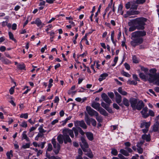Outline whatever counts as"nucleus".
Instances as JSON below:
<instances>
[{"mask_svg": "<svg viewBox=\"0 0 159 159\" xmlns=\"http://www.w3.org/2000/svg\"><path fill=\"white\" fill-rule=\"evenodd\" d=\"M12 29L13 30H15L17 28V25L15 23H14L13 24L12 26Z\"/></svg>", "mask_w": 159, "mask_h": 159, "instance_id": "obj_63", "label": "nucleus"}, {"mask_svg": "<svg viewBox=\"0 0 159 159\" xmlns=\"http://www.w3.org/2000/svg\"><path fill=\"white\" fill-rule=\"evenodd\" d=\"M146 35V32L144 31H136L132 33V41L130 42L131 45L135 47L142 44L143 42L142 37Z\"/></svg>", "mask_w": 159, "mask_h": 159, "instance_id": "obj_2", "label": "nucleus"}, {"mask_svg": "<svg viewBox=\"0 0 159 159\" xmlns=\"http://www.w3.org/2000/svg\"><path fill=\"white\" fill-rule=\"evenodd\" d=\"M63 133L65 135L67 134L69 135H70L72 138H73L74 137L73 130L72 129H65L63 130Z\"/></svg>", "mask_w": 159, "mask_h": 159, "instance_id": "obj_11", "label": "nucleus"}, {"mask_svg": "<svg viewBox=\"0 0 159 159\" xmlns=\"http://www.w3.org/2000/svg\"><path fill=\"white\" fill-rule=\"evenodd\" d=\"M123 6L121 4H120L118 6V13L121 15H123V11L122 10Z\"/></svg>", "mask_w": 159, "mask_h": 159, "instance_id": "obj_29", "label": "nucleus"}, {"mask_svg": "<svg viewBox=\"0 0 159 159\" xmlns=\"http://www.w3.org/2000/svg\"><path fill=\"white\" fill-rule=\"evenodd\" d=\"M98 111H99L102 115L105 116L108 115V113L106 111L101 107H100Z\"/></svg>", "mask_w": 159, "mask_h": 159, "instance_id": "obj_26", "label": "nucleus"}, {"mask_svg": "<svg viewBox=\"0 0 159 159\" xmlns=\"http://www.w3.org/2000/svg\"><path fill=\"white\" fill-rule=\"evenodd\" d=\"M25 66L24 64H19L17 66V68L21 70H25Z\"/></svg>", "mask_w": 159, "mask_h": 159, "instance_id": "obj_40", "label": "nucleus"}, {"mask_svg": "<svg viewBox=\"0 0 159 159\" xmlns=\"http://www.w3.org/2000/svg\"><path fill=\"white\" fill-rule=\"evenodd\" d=\"M108 96L111 98H113L114 97V94L112 92H108L107 93Z\"/></svg>", "mask_w": 159, "mask_h": 159, "instance_id": "obj_56", "label": "nucleus"}, {"mask_svg": "<svg viewBox=\"0 0 159 159\" xmlns=\"http://www.w3.org/2000/svg\"><path fill=\"white\" fill-rule=\"evenodd\" d=\"M150 122H146V121H143L142 122L141 125V127L142 128H144L142 130L143 133L147 132L148 130V128L150 126Z\"/></svg>", "mask_w": 159, "mask_h": 159, "instance_id": "obj_6", "label": "nucleus"}, {"mask_svg": "<svg viewBox=\"0 0 159 159\" xmlns=\"http://www.w3.org/2000/svg\"><path fill=\"white\" fill-rule=\"evenodd\" d=\"M142 138L143 139L147 141H149L150 140V134H144L142 136Z\"/></svg>", "mask_w": 159, "mask_h": 159, "instance_id": "obj_25", "label": "nucleus"}, {"mask_svg": "<svg viewBox=\"0 0 159 159\" xmlns=\"http://www.w3.org/2000/svg\"><path fill=\"white\" fill-rule=\"evenodd\" d=\"M133 62L134 63H138V60L135 56L133 57Z\"/></svg>", "mask_w": 159, "mask_h": 159, "instance_id": "obj_52", "label": "nucleus"}, {"mask_svg": "<svg viewBox=\"0 0 159 159\" xmlns=\"http://www.w3.org/2000/svg\"><path fill=\"white\" fill-rule=\"evenodd\" d=\"M86 110L89 114L91 116H95V115H98V113L89 106H87L86 107Z\"/></svg>", "mask_w": 159, "mask_h": 159, "instance_id": "obj_8", "label": "nucleus"}, {"mask_svg": "<svg viewBox=\"0 0 159 159\" xmlns=\"http://www.w3.org/2000/svg\"><path fill=\"white\" fill-rule=\"evenodd\" d=\"M101 105L102 107L106 109L109 106L110 104H106L105 102H103L101 103Z\"/></svg>", "mask_w": 159, "mask_h": 159, "instance_id": "obj_43", "label": "nucleus"}, {"mask_svg": "<svg viewBox=\"0 0 159 159\" xmlns=\"http://www.w3.org/2000/svg\"><path fill=\"white\" fill-rule=\"evenodd\" d=\"M148 112V108L147 107L144 108L141 111L142 116L144 118H146L149 116Z\"/></svg>", "mask_w": 159, "mask_h": 159, "instance_id": "obj_15", "label": "nucleus"}, {"mask_svg": "<svg viewBox=\"0 0 159 159\" xmlns=\"http://www.w3.org/2000/svg\"><path fill=\"white\" fill-rule=\"evenodd\" d=\"M123 106L124 105H125L126 107H129L130 105V101H129L126 98H124L123 100Z\"/></svg>", "mask_w": 159, "mask_h": 159, "instance_id": "obj_23", "label": "nucleus"}, {"mask_svg": "<svg viewBox=\"0 0 159 159\" xmlns=\"http://www.w3.org/2000/svg\"><path fill=\"white\" fill-rule=\"evenodd\" d=\"M127 83L129 84H133L135 85L137 84V82L136 81L131 80H129L127 81Z\"/></svg>", "mask_w": 159, "mask_h": 159, "instance_id": "obj_35", "label": "nucleus"}, {"mask_svg": "<svg viewBox=\"0 0 159 159\" xmlns=\"http://www.w3.org/2000/svg\"><path fill=\"white\" fill-rule=\"evenodd\" d=\"M125 149L127 151L124 149H121L120 150V152L125 156H127L129 155V152H131L132 151V150L129 148L126 147Z\"/></svg>", "mask_w": 159, "mask_h": 159, "instance_id": "obj_9", "label": "nucleus"}, {"mask_svg": "<svg viewBox=\"0 0 159 159\" xmlns=\"http://www.w3.org/2000/svg\"><path fill=\"white\" fill-rule=\"evenodd\" d=\"M52 149V146L50 143H49L48 145V148H47V151H51Z\"/></svg>", "mask_w": 159, "mask_h": 159, "instance_id": "obj_55", "label": "nucleus"}, {"mask_svg": "<svg viewBox=\"0 0 159 159\" xmlns=\"http://www.w3.org/2000/svg\"><path fill=\"white\" fill-rule=\"evenodd\" d=\"M7 23L8 21L7 20L3 21L2 22V25L3 27H4L7 25Z\"/></svg>", "mask_w": 159, "mask_h": 159, "instance_id": "obj_62", "label": "nucleus"}, {"mask_svg": "<svg viewBox=\"0 0 159 159\" xmlns=\"http://www.w3.org/2000/svg\"><path fill=\"white\" fill-rule=\"evenodd\" d=\"M144 106V104L142 101H139L138 102L136 106L134 108V110L137 109L140 110Z\"/></svg>", "mask_w": 159, "mask_h": 159, "instance_id": "obj_14", "label": "nucleus"}, {"mask_svg": "<svg viewBox=\"0 0 159 159\" xmlns=\"http://www.w3.org/2000/svg\"><path fill=\"white\" fill-rule=\"evenodd\" d=\"M101 97L103 100L107 104H110L111 103V100L106 93H102L101 95Z\"/></svg>", "mask_w": 159, "mask_h": 159, "instance_id": "obj_13", "label": "nucleus"}, {"mask_svg": "<svg viewBox=\"0 0 159 159\" xmlns=\"http://www.w3.org/2000/svg\"><path fill=\"white\" fill-rule=\"evenodd\" d=\"M53 82V80L52 79H50L49 81V84L48 85V88H50L52 86V83Z\"/></svg>", "mask_w": 159, "mask_h": 159, "instance_id": "obj_44", "label": "nucleus"}, {"mask_svg": "<svg viewBox=\"0 0 159 159\" xmlns=\"http://www.w3.org/2000/svg\"><path fill=\"white\" fill-rule=\"evenodd\" d=\"M15 86H14L13 87H11L9 90V93L11 94H12L14 92V88Z\"/></svg>", "mask_w": 159, "mask_h": 159, "instance_id": "obj_49", "label": "nucleus"}, {"mask_svg": "<svg viewBox=\"0 0 159 159\" xmlns=\"http://www.w3.org/2000/svg\"><path fill=\"white\" fill-rule=\"evenodd\" d=\"M27 131H24L22 133V139H25L26 141H28L29 139L28 137L26 135Z\"/></svg>", "mask_w": 159, "mask_h": 159, "instance_id": "obj_27", "label": "nucleus"}, {"mask_svg": "<svg viewBox=\"0 0 159 159\" xmlns=\"http://www.w3.org/2000/svg\"><path fill=\"white\" fill-rule=\"evenodd\" d=\"M118 57H116L115 58L114 60V63L112 65V66H114L116 65L118 61Z\"/></svg>", "mask_w": 159, "mask_h": 159, "instance_id": "obj_58", "label": "nucleus"}, {"mask_svg": "<svg viewBox=\"0 0 159 159\" xmlns=\"http://www.w3.org/2000/svg\"><path fill=\"white\" fill-rule=\"evenodd\" d=\"M148 114L149 115V116H155V113L154 112L151 110H149L148 111Z\"/></svg>", "mask_w": 159, "mask_h": 159, "instance_id": "obj_46", "label": "nucleus"}, {"mask_svg": "<svg viewBox=\"0 0 159 159\" xmlns=\"http://www.w3.org/2000/svg\"><path fill=\"white\" fill-rule=\"evenodd\" d=\"M85 120L88 125H90L91 118H89L87 114L86 115Z\"/></svg>", "mask_w": 159, "mask_h": 159, "instance_id": "obj_30", "label": "nucleus"}, {"mask_svg": "<svg viewBox=\"0 0 159 159\" xmlns=\"http://www.w3.org/2000/svg\"><path fill=\"white\" fill-rule=\"evenodd\" d=\"M81 139L82 142V143L80 144L81 147L84 152H86V150L89 148L88 144L83 138L82 137Z\"/></svg>", "mask_w": 159, "mask_h": 159, "instance_id": "obj_5", "label": "nucleus"}, {"mask_svg": "<svg viewBox=\"0 0 159 159\" xmlns=\"http://www.w3.org/2000/svg\"><path fill=\"white\" fill-rule=\"evenodd\" d=\"M129 101L131 106L134 109L138 102L137 100L136 99L132 98L130 99Z\"/></svg>", "mask_w": 159, "mask_h": 159, "instance_id": "obj_16", "label": "nucleus"}, {"mask_svg": "<svg viewBox=\"0 0 159 159\" xmlns=\"http://www.w3.org/2000/svg\"><path fill=\"white\" fill-rule=\"evenodd\" d=\"M31 24H35L38 27L40 28H42L44 25V24L42 22L39 18H37L34 21H32Z\"/></svg>", "mask_w": 159, "mask_h": 159, "instance_id": "obj_10", "label": "nucleus"}, {"mask_svg": "<svg viewBox=\"0 0 159 159\" xmlns=\"http://www.w3.org/2000/svg\"><path fill=\"white\" fill-rule=\"evenodd\" d=\"M30 145L29 143H26L25 145H22V148L25 149L28 148L30 147Z\"/></svg>", "mask_w": 159, "mask_h": 159, "instance_id": "obj_57", "label": "nucleus"}, {"mask_svg": "<svg viewBox=\"0 0 159 159\" xmlns=\"http://www.w3.org/2000/svg\"><path fill=\"white\" fill-rule=\"evenodd\" d=\"M117 91L119 93L123 95H126L127 94V93L123 90L121 87H119Z\"/></svg>", "mask_w": 159, "mask_h": 159, "instance_id": "obj_28", "label": "nucleus"}, {"mask_svg": "<svg viewBox=\"0 0 159 159\" xmlns=\"http://www.w3.org/2000/svg\"><path fill=\"white\" fill-rule=\"evenodd\" d=\"M0 60L3 63L6 64H8L10 63V61L7 59L3 57H1Z\"/></svg>", "mask_w": 159, "mask_h": 159, "instance_id": "obj_33", "label": "nucleus"}, {"mask_svg": "<svg viewBox=\"0 0 159 159\" xmlns=\"http://www.w3.org/2000/svg\"><path fill=\"white\" fill-rule=\"evenodd\" d=\"M20 125L24 128H26L27 126V122L25 121H23L20 123Z\"/></svg>", "mask_w": 159, "mask_h": 159, "instance_id": "obj_37", "label": "nucleus"}, {"mask_svg": "<svg viewBox=\"0 0 159 159\" xmlns=\"http://www.w3.org/2000/svg\"><path fill=\"white\" fill-rule=\"evenodd\" d=\"M122 100L121 96L120 95L119 96L116 97V102L121 107H123V104L121 103Z\"/></svg>", "mask_w": 159, "mask_h": 159, "instance_id": "obj_17", "label": "nucleus"}, {"mask_svg": "<svg viewBox=\"0 0 159 159\" xmlns=\"http://www.w3.org/2000/svg\"><path fill=\"white\" fill-rule=\"evenodd\" d=\"M63 136L64 137V140L65 143H66L67 142H71V139L70 138L69 135L67 134L66 135H65L64 134H63Z\"/></svg>", "mask_w": 159, "mask_h": 159, "instance_id": "obj_20", "label": "nucleus"}, {"mask_svg": "<svg viewBox=\"0 0 159 159\" xmlns=\"http://www.w3.org/2000/svg\"><path fill=\"white\" fill-rule=\"evenodd\" d=\"M111 154L114 156H116L118 154V152L117 150L115 148H112L111 149Z\"/></svg>", "mask_w": 159, "mask_h": 159, "instance_id": "obj_36", "label": "nucleus"}, {"mask_svg": "<svg viewBox=\"0 0 159 159\" xmlns=\"http://www.w3.org/2000/svg\"><path fill=\"white\" fill-rule=\"evenodd\" d=\"M156 71H157L155 69H151L150 70V72L151 73L150 74H151L152 75H155L156 74H158V73H156Z\"/></svg>", "mask_w": 159, "mask_h": 159, "instance_id": "obj_42", "label": "nucleus"}, {"mask_svg": "<svg viewBox=\"0 0 159 159\" xmlns=\"http://www.w3.org/2000/svg\"><path fill=\"white\" fill-rule=\"evenodd\" d=\"M145 2V0H137L136 3L138 4H142Z\"/></svg>", "mask_w": 159, "mask_h": 159, "instance_id": "obj_47", "label": "nucleus"}, {"mask_svg": "<svg viewBox=\"0 0 159 159\" xmlns=\"http://www.w3.org/2000/svg\"><path fill=\"white\" fill-rule=\"evenodd\" d=\"M63 140H64L63 136L61 135H59L57 137V140L60 143H62L63 142Z\"/></svg>", "mask_w": 159, "mask_h": 159, "instance_id": "obj_32", "label": "nucleus"}, {"mask_svg": "<svg viewBox=\"0 0 159 159\" xmlns=\"http://www.w3.org/2000/svg\"><path fill=\"white\" fill-rule=\"evenodd\" d=\"M8 34H9V39H10L14 41L15 42H16V39H14V37L13 35L12 34V33L11 32H8Z\"/></svg>", "mask_w": 159, "mask_h": 159, "instance_id": "obj_34", "label": "nucleus"}, {"mask_svg": "<svg viewBox=\"0 0 159 159\" xmlns=\"http://www.w3.org/2000/svg\"><path fill=\"white\" fill-rule=\"evenodd\" d=\"M113 107L115 108L116 109H119V107L116 103H114L113 104Z\"/></svg>", "mask_w": 159, "mask_h": 159, "instance_id": "obj_64", "label": "nucleus"}, {"mask_svg": "<svg viewBox=\"0 0 159 159\" xmlns=\"http://www.w3.org/2000/svg\"><path fill=\"white\" fill-rule=\"evenodd\" d=\"M143 143V141H140L139 143H138L137 144L138 151L139 153H142L143 152V150L142 148H141V146Z\"/></svg>", "mask_w": 159, "mask_h": 159, "instance_id": "obj_19", "label": "nucleus"}, {"mask_svg": "<svg viewBox=\"0 0 159 159\" xmlns=\"http://www.w3.org/2000/svg\"><path fill=\"white\" fill-rule=\"evenodd\" d=\"M88 139L90 141H92L93 139V134L90 132H87L85 133Z\"/></svg>", "mask_w": 159, "mask_h": 159, "instance_id": "obj_22", "label": "nucleus"}, {"mask_svg": "<svg viewBox=\"0 0 159 159\" xmlns=\"http://www.w3.org/2000/svg\"><path fill=\"white\" fill-rule=\"evenodd\" d=\"M108 76V74L107 73H104L101 74L98 80L101 82L105 80L106 78Z\"/></svg>", "mask_w": 159, "mask_h": 159, "instance_id": "obj_21", "label": "nucleus"}, {"mask_svg": "<svg viewBox=\"0 0 159 159\" xmlns=\"http://www.w3.org/2000/svg\"><path fill=\"white\" fill-rule=\"evenodd\" d=\"M78 34H76L75 36V37H74V38L73 39V43L74 44H76L77 43V42H76V40L77 39V38H78Z\"/></svg>", "mask_w": 159, "mask_h": 159, "instance_id": "obj_48", "label": "nucleus"}, {"mask_svg": "<svg viewBox=\"0 0 159 159\" xmlns=\"http://www.w3.org/2000/svg\"><path fill=\"white\" fill-rule=\"evenodd\" d=\"M95 116L96 120L98 122H100L102 121V118L101 116H99L98 113L97 115H95Z\"/></svg>", "mask_w": 159, "mask_h": 159, "instance_id": "obj_41", "label": "nucleus"}, {"mask_svg": "<svg viewBox=\"0 0 159 159\" xmlns=\"http://www.w3.org/2000/svg\"><path fill=\"white\" fill-rule=\"evenodd\" d=\"M49 33L50 34V36H51V37H50V39H51V41H53V39L54 37V35L55 34L54 32L52 31L50 32H49Z\"/></svg>", "mask_w": 159, "mask_h": 159, "instance_id": "obj_45", "label": "nucleus"}, {"mask_svg": "<svg viewBox=\"0 0 159 159\" xmlns=\"http://www.w3.org/2000/svg\"><path fill=\"white\" fill-rule=\"evenodd\" d=\"M86 152L85 155H86L89 158H92L93 157V155L90 149H87L86 152Z\"/></svg>", "mask_w": 159, "mask_h": 159, "instance_id": "obj_24", "label": "nucleus"}, {"mask_svg": "<svg viewBox=\"0 0 159 159\" xmlns=\"http://www.w3.org/2000/svg\"><path fill=\"white\" fill-rule=\"evenodd\" d=\"M106 109L110 113H113L112 109L110 108L109 106L108 107H107V108Z\"/></svg>", "mask_w": 159, "mask_h": 159, "instance_id": "obj_60", "label": "nucleus"}, {"mask_svg": "<svg viewBox=\"0 0 159 159\" xmlns=\"http://www.w3.org/2000/svg\"><path fill=\"white\" fill-rule=\"evenodd\" d=\"M149 80L153 81L156 84L159 85V73L153 75V76L150 78Z\"/></svg>", "mask_w": 159, "mask_h": 159, "instance_id": "obj_12", "label": "nucleus"}, {"mask_svg": "<svg viewBox=\"0 0 159 159\" xmlns=\"http://www.w3.org/2000/svg\"><path fill=\"white\" fill-rule=\"evenodd\" d=\"M38 129L39 131V132L41 133H44L46 132V130H44L43 129V125L40 126L39 127Z\"/></svg>", "mask_w": 159, "mask_h": 159, "instance_id": "obj_38", "label": "nucleus"}, {"mask_svg": "<svg viewBox=\"0 0 159 159\" xmlns=\"http://www.w3.org/2000/svg\"><path fill=\"white\" fill-rule=\"evenodd\" d=\"M158 124H156L154 125L153 127V130L154 131H157L158 130Z\"/></svg>", "mask_w": 159, "mask_h": 159, "instance_id": "obj_54", "label": "nucleus"}, {"mask_svg": "<svg viewBox=\"0 0 159 159\" xmlns=\"http://www.w3.org/2000/svg\"><path fill=\"white\" fill-rule=\"evenodd\" d=\"M91 122L92 125L93 126H95L96 125V120L93 118H91Z\"/></svg>", "mask_w": 159, "mask_h": 159, "instance_id": "obj_53", "label": "nucleus"}, {"mask_svg": "<svg viewBox=\"0 0 159 159\" xmlns=\"http://www.w3.org/2000/svg\"><path fill=\"white\" fill-rule=\"evenodd\" d=\"M72 129L74 131L75 136H77L78 134V132L77 129L75 127H73Z\"/></svg>", "mask_w": 159, "mask_h": 159, "instance_id": "obj_51", "label": "nucleus"}, {"mask_svg": "<svg viewBox=\"0 0 159 159\" xmlns=\"http://www.w3.org/2000/svg\"><path fill=\"white\" fill-rule=\"evenodd\" d=\"M40 2L39 4V6H44L45 4V2L43 0H40Z\"/></svg>", "mask_w": 159, "mask_h": 159, "instance_id": "obj_61", "label": "nucleus"}, {"mask_svg": "<svg viewBox=\"0 0 159 159\" xmlns=\"http://www.w3.org/2000/svg\"><path fill=\"white\" fill-rule=\"evenodd\" d=\"M13 151L11 150L10 152H8L6 153V155L8 159H11V158L13 157Z\"/></svg>", "mask_w": 159, "mask_h": 159, "instance_id": "obj_31", "label": "nucleus"}, {"mask_svg": "<svg viewBox=\"0 0 159 159\" xmlns=\"http://www.w3.org/2000/svg\"><path fill=\"white\" fill-rule=\"evenodd\" d=\"M20 118H24L25 119H27L28 118V114L27 113H22V114H21L20 115Z\"/></svg>", "mask_w": 159, "mask_h": 159, "instance_id": "obj_39", "label": "nucleus"}, {"mask_svg": "<svg viewBox=\"0 0 159 159\" xmlns=\"http://www.w3.org/2000/svg\"><path fill=\"white\" fill-rule=\"evenodd\" d=\"M52 143L53 145L54 148L53 149L54 152L55 154H57L58 153L60 150V145L58 144H56V141L54 139H52Z\"/></svg>", "mask_w": 159, "mask_h": 159, "instance_id": "obj_4", "label": "nucleus"}, {"mask_svg": "<svg viewBox=\"0 0 159 159\" xmlns=\"http://www.w3.org/2000/svg\"><path fill=\"white\" fill-rule=\"evenodd\" d=\"M141 69L142 71L144 72V73L141 72L139 73L140 77L145 80H148L151 82H153V81H151L149 80L150 78H152L153 76V75L148 74V69L143 66L141 67Z\"/></svg>", "mask_w": 159, "mask_h": 159, "instance_id": "obj_3", "label": "nucleus"}, {"mask_svg": "<svg viewBox=\"0 0 159 159\" xmlns=\"http://www.w3.org/2000/svg\"><path fill=\"white\" fill-rule=\"evenodd\" d=\"M91 106L97 110H98L101 107L100 104L96 102H93L91 104Z\"/></svg>", "mask_w": 159, "mask_h": 159, "instance_id": "obj_18", "label": "nucleus"}, {"mask_svg": "<svg viewBox=\"0 0 159 159\" xmlns=\"http://www.w3.org/2000/svg\"><path fill=\"white\" fill-rule=\"evenodd\" d=\"M122 74L124 76L127 77H130V75L128 73L125 71H123Z\"/></svg>", "mask_w": 159, "mask_h": 159, "instance_id": "obj_50", "label": "nucleus"}, {"mask_svg": "<svg viewBox=\"0 0 159 159\" xmlns=\"http://www.w3.org/2000/svg\"><path fill=\"white\" fill-rule=\"evenodd\" d=\"M147 19L144 18H137L132 20L128 23V25L130 26L129 28V31H133L137 29L138 30H143L144 28V25Z\"/></svg>", "mask_w": 159, "mask_h": 159, "instance_id": "obj_1", "label": "nucleus"}, {"mask_svg": "<svg viewBox=\"0 0 159 159\" xmlns=\"http://www.w3.org/2000/svg\"><path fill=\"white\" fill-rule=\"evenodd\" d=\"M45 99V97L44 96H42L40 99L39 100V102H42L44 101Z\"/></svg>", "mask_w": 159, "mask_h": 159, "instance_id": "obj_59", "label": "nucleus"}, {"mask_svg": "<svg viewBox=\"0 0 159 159\" xmlns=\"http://www.w3.org/2000/svg\"><path fill=\"white\" fill-rule=\"evenodd\" d=\"M74 125L76 127L80 126L84 129H86L87 128V125L83 120L75 121Z\"/></svg>", "mask_w": 159, "mask_h": 159, "instance_id": "obj_7", "label": "nucleus"}]
</instances>
